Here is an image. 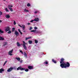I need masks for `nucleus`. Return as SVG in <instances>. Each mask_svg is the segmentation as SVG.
Listing matches in <instances>:
<instances>
[{"instance_id": "bb28decb", "label": "nucleus", "mask_w": 78, "mask_h": 78, "mask_svg": "<svg viewBox=\"0 0 78 78\" xmlns=\"http://www.w3.org/2000/svg\"><path fill=\"white\" fill-rule=\"evenodd\" d=\"M8 34H10V33H11V30L9 31L8 32Z\"/></svg>"}, {"instance_id": "c9c22d12", "label": "nucleus", "mask_w": 78, "mask_h": 78, "mask_svg": "<svg viewBox=\"0 0 78 78\" xmlns=\"http://www.w3.org/2000/svg\"><path fill=\"white\" fill-rule=\"evenodd\" d=\"M33 21H34V20H32L31 21H30V22L31 23L33 22Z\"/></svg>"}, {"instance_id": "4c0bfd02", "label": "nucleus", "mask_w": 78, "mask_h": 78, "mask_svg": "<svg viewBox=\"0 0 78 78\" xmlns=\"http://www.w3.org/2000/svg\"><path fill=\"white\" fill-rule=\"evenodd\" d=\"M32 27H30L29 30H32Z\"/></svg>"}, {"instance_id": "412c9836", "label": "nucleus", "mask_w": 78, "mask_h": 78, "mask_svg": "<svg viewBox=\"0 0 78 78\" xmlns=\"http://www.w3.org/2000/svg\"><path fill=\"white\" fill-rule=\"evenodd\" d=\"M24 12H28V10L26 9H24Z\"/></svg>"}, {"instance_id": "7ed1b4c3", "label": "nucleus", "mask_w": 78, "mask_h": 78, "mask_svg": "<svg viewBox=\"0 0 78 78\" xmlns=\"http://www.w3.org/2000/svg\"><path fill=\"white\" fill-rule=\"evenodd\" d=\"M18 26L20 27L21 28H22L23 30H25V26L24 25H22V26L18 24Z\"/></svg>"}, {"instance_id": "4be33fe9", "label": "nucleus", "mask_w": 78, "mask_h": 78, "mask_svg": "<svg viewBox=\"0 0 78 78\" xmlns=\"http://www.w3.org/2000/svg\"><path fill=\"white\" fill-rule=\"evenodd\" d=\"M5 10L6 12H9V10H8V9L7 8H5Z\"/></svg>"}, {"instance_id": "0eeeda50", "label": "nucleus", "mask_w": 78, "mask_h": 78, "mask_svg": "<svg viewBox=\"0 0 78 78\" xmlns=\"http://www.w3.org/2000/svg\"><path fill=\"white\" fill-rule=\"evenodd\" d=\"M31 32H35V33H36V34L37 33H39V32L36 30H31L30 31Z\"/></svg>"}, {"instance_id": "6e6552de", "label": "nucleus", "mask_w": 78, "mask_h": 78, "mask_svg": "<svg viewBox=\"0 0 78 78\" xmlns=\"http://www.w3.org/2000/svg\"><path fill=\"white\" fill-rule=\"evenodd\" d=\"M15 34L16 36H19V32H17V31H16V30H15Z\"/></svg>"}, {"instance_id": "2eb2a0df", "label": "nucleus", "mask_w": 78, "mask_h": 78, "mask_svg": "<svg viewBox=\"0 0 78 78\" xmlns=\"http://www.w3.org/2000/svg\"><path fill=\"white\" fill-rule=\"evenodd\" d=\"M4 71V69L2 68L0 69V73H2V72H3Z\"/></svg>"}, {"instance_id": "473e14b6", "label": "nucleus", "mask_w": 78, "mask_h": 78, "mask_svg": "<svg viewBox=\"0 0 78 78\" xmlns=\"http://www.w3.org/2000/svg\"><path fill=\"white\" fill-rule=\"evenodd\" d=\"M35 43H36V44H37L38 42V41L37 40H35Z\"/></svg>"}, {"instance_id": "4468645a", "label": "nucleus", "mask_w": 78, "mask_h": 78, "mask_svg": "<svg viewBox=\"0 0 78 78\" xmlns=\"http://www.w3.org/2000/svg\"><path fill=\"white\" fill-rule=\"evenodd\" d=\"M24 55L25 58H27V55L25 52H24Z\"/></svg>"}, {"instance_id": "cd10ccee", "label": "nucleus", "mask_w": 78, "mask_h": 78, "mask_svg": "<svg viewBox=\"0 0 78 78\" xmlns=\"http://www.w3.org/2000/svg\"><path fill=\"white\" fill-rule=\"evenodd\" d=\"M14 30H15V28H12V32H13L14 31Z\"/></svg>"}, {"instance_id": "f704fd0d", "label": "nucleus", "mask_w": 78, "mask_h": 78, "mask_svg": "<svg viewBox=\"0 0 78 78\" xmlns=\"http://www.w3.org/2000/svg\"><path fill=\"white\" fill-rule=\"evenodd\" d=\"M20 52L22 54H23V52L22 51L20 50Z\"/></svg>"}, {"instance_id": "c85d7f7f", "label": "nucleus", "mask_w": 78, "mask_h": 78, "mask_svg": "<svg viewBox=\"0 0 78 78\" xmlns=\"http://www.w3.org/2000/svg\"><path fill=\"white\" fill-rule=\"evenodd\" d=\"M27 6H30V3H28L27 5Z\"/></svg>"}, {"instance_id": "49530a36", "label": "nucleus", "mask_w": 78, "mask_h": 78, "mask_svg": "<svg viewBox=\"0 0 78 78\" xmlns=\"http://www.w3.org/2000/svg\"><path fill=\"white\" fill-rule=\"evenodd\" d=\"M24 32H25V31H24Z\"/></svg>"}, {"instance_id": "423d86ee", "label": "nucleus", "mask_w": 78, "mask_h": 78, "mask_svg": "<svg viewBox=\"0 0 78 78\" xmlns=\"http://www.w3.org/2000/svg\"><path fill=\"white\" fill-rule=\"evenodd\" d=\"M13 51V49H12L11 51H10L9 52V55H10V56H12V53Z\"/></svg>"}, {"instance_id": "6ab92c4d", "label": "nucleus", "mask_w": 78, "mask_h": 78, "mask_svg": "<svg viewBox=\"0 0 78 78\" xmlns=\"http://www.w3.org/2000/svg\"><path fill=\"white\" fill-rule=\"evenodd\" d=\"M25 69L24 68L21 67L20 66V70H24Z\"/></svg>"}, {"instance_id": "ea45409f", "label": "nucleus", "mask_w": 78, "mask_h": 78, "mask_svg": "<svg viewBox=\"0 0 78 78\" xmlns=\"http://www.w3.org/2000/svg\"><path fill=\"white\" fill-rule=\"evenodd\" d=\"M45 64H48V62H45Z\"/></svg>"}, {"instance_id": "9d476101", "label": "nucleus", "mask_w": 78, "mask_h": 78, "mask_svg": "<svg viewBox=\"0 0 78 78\" xmlns=\"http://www.w3.org/2000/svg\"><path fill=\"white\" fill-rule=\"evenodd\" d=\"M5 17H6L7 19H9L10 18V16L9 15H6L5 16Z\"/></svg>"}, {"instance_id": "c756f323", "label": "nucleus", "mask_w": 78, "mask_h": 78, "mask_svg": "<svg viewBox=\"0 0 78 78\" xmlns=\"http://www.w3.org/2000/svg\"><path fill=\"white\" fill-rule=\"evenodd\" d=\"M14 23H13V24H14V25H16V21H13Z\"/></svg>"}, {"instance_id": "1a4fd4ad", "label": "nucleus", "mask_w": 78, "mask_h": 78, "mask_svg": "<svg viewBox=\"0 0 78 78\" xmlns=\"http://www.w3.org/2000/svg\"><path fill=\"white\" fill-rule=\"evenodd\" d=\"M4 40H5L4 37L0 36V41H4Z\"/></svg>"}, {"instance_id": "c03bdc74", "label": "nucleus", "mask_w": 78, "mask_h": 78, "mask_svg": "<svg viewBox=\"0 0 78 78\" xmlns=\"http://www.w3.org/2000/svg\"><path fill=\"white\" fill-rule=\"evenodd\" d=\"M2 20H0V23L2 22Z\"/></svg>"}, {"instance_id": "9b49d317", "label": "nucleus", "mask_w": 78, "mask_h": 78, "mask_svg": "<svg viewBox=\"0 0 78 78\" xmlns=\"http://www.w3.org/2000/svg\"><path fill=\"white\" fill-rule=\"evenodd\" d=\"M28 68L29 69H33V67L31 66H28Z\"/></svg>"}, {"instance_id": "f03ea898", "label": "nucleus", "mask_w": 78, "mask_h": 78, "mask_svg": "<svg viewBox=\"0 0 78 78\" xmlns=\"http://www.w3.org/2000/svg\"><path fill=\"white\" fill-rule=\"evenodd\" d=\"M23 46L24 48L27 50V47L25 45L26 44H27V43H25V42L24 41H23Z\"/></svg>"}, {"instance_id": "7c9ffc66", "label": "nucleus", "mask_w": 78, "mask_h": 78, "mask_svg": "<svg viewBox=\"0 0 78 78\" xmlns=\"http://www.w3.org/2000/svg\"><path fill=\"white\" fill-rule=\"evenodd\" d=\"M20 69V66L18 68H17V70H19Z\"/></svg>"}, {"instance_id": "5701e85b", "label": "nucleus", "mask_w": 78, "mask_h": 78, "mask_svg": "<svg viewBox=\"0 0 78 78\" xmlns=\"http://www.w3.org/2000/svg\"><path fill=\"white\" fill-rule=\"evenodd\" d=\"M31 37H26V41L27 40V39H30Z\"/></svg>"}, {"instance_id": "58836bf2", "label": "nucleus", "mask_w": 78, "mask_h": 78, "mask_svg": "<svg viewBox=\"0 0 78 78\" xmlns=\"http://www.w3.org/2000/svg\"><path fill=\"white\" fill-rule=\"evenodd\" d=\"M34 29H35V30H37V27H34Z\"/></svg>"}, {"instance_id": "37998d69", "label": "nucleus", "mask_w": 78, "mask_h": 78, "mask_svg": "<svg viewBox=\"0 0 78 78\" xmlns=\"http://www.w3.org/2000/svg\"><path fill=\"white\" fill-rule=\"evenodd\" d=\"M5 45H6V43H5L4 44L5 45Z\"/></svg>"}, {"instance_id": "aec40b11", "label": "nucleus", "mask_w": 78, "mask_h": 78, "mask_svg": "<svg viewBox=\"0 0 78 78\" xmlns=\"http://www.w3.org/2000/svg\"><path fill=\"white\" fill-rule=\"evenodd\" d=\"M28 42L29 44H32V41H30V40Z\"/></svg>"}, {"instance_id": "39448f33", "label": "nucleus", "mask_w": 78, "mask_h": 78, "mask_svg": "<svg viewBox=\"0 0 78 78\" xmlns=\"http://www.w3.org/2000/svg\"><path fill=\"white\" fill-rule=\"evenodd\" d=\"M13 69H14V68L12 67H11L7 70V71L8 72H11Z\"/></svg>"}, {"instance_id": "72a5a7b5", "label": "nucleus", "mask_w": 78, "mask_h": 78, "mask_svg": "<svg viewBox=\"0 0 78 78\" xmlns=\"http://www.w3.org/2000/svg\"><path fill=\"white\" fill-rule=\"evenodd\" d=\"M25 71L26 72H28V69H25Z\"/></svg>"}, {"instance_id": "79ce46f5", "label": "nucleus", "mask_w": 78, "mask_h": 78, "mask_svg": "<svg viewBox=\"0 0 78 78\" xmlns=\"http://www.w3.org/2000/svg\"><path fill=\"white\" fill-rule=\"evenodd\" d=\"M37 11H36L34 12V13H35V14H36V13H37Z\"/></svg>"}, {"instance_id": "f3484780", "label": "nucleus", "mask_w": 78, "mask_h": 78, "mask_svg": "<svg viewBox=\"0 0 78 78\" xmlns=\"http://www.w3.org/2000/svg\"><path fill=\"white\" fill-rule=\"evenodd\" d=\"M18 31H19V32H20V33L21 34H22V33L21 32V31H20V29H19L18 30Z\"/></svg>"}, {"instance_id": "a878e982", "label": "nucleus", "mask_w": 78, "mask_h": 78, "mask_svg": "<svg viewBox=\"0 0 78 78\" xmlns=\"http://www.w3.org/2000/svg\"><path fill=\"white\" fill-rule=\"evenodd\" d=\"M52 62H53L54 63H56V61L54 60L53 59L52 60Z\"/></svg>"}, {"instance_id": "a19ab883", "label": "nucleus", "mask_w": 78, "mask_h": 78, "mask_svg": "<svg viewBox=\"0 0 78 78\" xmlns=\"http://www.w3.org/2000/svg\"><path fill=\"white\" fill-rule=\"evenodd\" d=\"M30 23H27V25H30Z\"/></svg>"}, {"instance_id": "a18cd8bd", "label": "nucleus", "mask_w": 78, "mask_h": 78, "mask_svg": "<svg viewBox=\"0 0 78 78\" xmlns=\"http://www.w3.org/2000/svg\"><path fill=\"white\" fill-rule=\"evenodd\" d=\"M3 1H5V0H3Z\"/></svg>"}, {"instance_id": "393cba45", "label": "nucleus", "mask_w": 78, "mask_h": 78, "mask_svg": "<svg viewBox=\"0 0 78 78\" xmlns=\"http://www.w3.org/2000/svg\"><path fill=\"white\" fill-rule=\"evenodd\" d=\"M9 9L11 12L13 11V10L12 9V8H9Z\"/></svg>"}, {"instance_id": "dca6fc26", "label": "nucleus", "mask_w": 78, "mask_h": 78, "mask_svg": "<svg viewBox=\"0 0 78 78\" xmlns=\"http://www.w3.org/2000/svg\"><path fill=\"white\" fill-rule=\"evenodd\" d=\"M16 59H17V60H18V61H20V58L19 57H16Z\"/></svg>"}, {"instance_id": "e433bc0d", "label": "nucleus", "mask_w": 78, "mask_h": 78, "mask_svg": "<svg viewBox=\"0 0 78 78\" xmlns=\"http://www.w3.org/2000/svg\"><path fill=\"white\" fill-rule=\"evenodd\" d=\"M2 12L0 11V15H2Z\"/></svg>"}, {"instance_id": "2f4dec72", "label": "nucleus", "mask_w": 78, "mask_h": 78, "mask_svg": "<svg viewBox=\"0 0 78 78\" xmlns=\"http://www.w3.org/2000/svg\"><path fill=\"white\" fill-rule=\"evenodd\" d=\"M6 62H7V61H5V63H4V64L3 66H4L5 65V64H6Z\"/></svg>"}, {"instance_id": "f257e3e1", "label": "nucleus", "mask_w": 78, "mask_h": 78, "mask_svg": "<svg viewBox=\"0 0 78 78\" xmlns=\"http://www.w3.org/2000/svg\"><path fill=\"white\" fill-rule=\"evenodd\" d=\"M64 58H62L61 59V61L60 62L61 64L60 67L62 68H66L67 67H70V64L68 62H64Z\"/></svg>"}, {"instance_id": "a211bd4d", "label": "nucleus", "mask_w": 78, "mask_h": 78, "mask_svg": "<svg viewBox=\"0 0 78 78\" xmlns=\"http://www.w3.org/2000/svg\"><path fill=\"white\" fill-rule=\"evenodd\" d=\"M17 45L18 47H20V44H19V42H17Z\"/></svg>"}, {"instance_id": "ddd939ff", "label": "nucleus", "mask_w": 78, "mask_h": 78, "mask_svg": "<svg viewBox=\"0 0 78 78\" xmlns=\"http://www.w3.org/2000/svg\"><path fill=\"white\" fill-rule=\"evenodd\" d=\"M39 18H35V19L34 20V21H36V22H37V21H39Z\"/></svg>"}, {"instance_id": "f8f14e48", "label": "nucleus", "mask_w": 78, "mask_h": 78, "mask_svg": "<svg viewBox=\"0 0 78 78\" xmlns=\"http://www.w3.org/2000/svg\"><path fill=\"white\" fill-rule=\"evenodd\" d=\"M12 5H8V8L9 9L11 8H12Z\"/></svg>"}, {"instance_id": "20e7f679", "label": "nucleus", "mask_w": 78, "mask_h": 78, "mask_svg": "<svg viewBox=\"0 0 78 78\" xmlns=\"http://www.w3.org/2000/svg\"><path fill=\"white\" fill-rule=\"evenodd\" d=\"M9 30H10V27H9L8 26L5 28V31L6 32L9 31Z\"/></svg>"}, {"instance_id": "b1692460", "label": "nucleus", "mask_w": 78, "mask_h": 78, "mask_svg": "<svg viewBox=\"0 0 78 78\" xmlns=\"http://www.w3.org/2000/svg\"><path fill=\"white\" fill-rule=\"evenodd\" d=\"M0 33H3V31L2 30L0 29Z\"/></svg>"}]
</instances>
